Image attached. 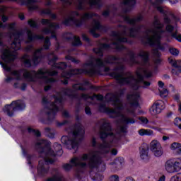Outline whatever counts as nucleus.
Returning <instances> with one entry per match:
<instances>
[{
  "mask_svg": "<svg viewBox=\"0 0 181 181\" xmlns=\"http://www.w3.org/2000/svg\"><path fill=\"white\" fill-rule=\"evenodd\" d=\"M170 181H181V173H177L172 176Z\"/></svg>",
  "mask_w": 181,
  "mask_h": 181,
  "instance_id": "nucleus-34",
  "label": "nucleus"
},
{
  "mask_svg": "<svg viewBox=\"0 0 181 181\" xmlns=\"http://www.w3.org/2000/svg\"><path fill=\"white\" fill-rule=\"evenodd\" d=\"M50 47V41L49 37H46L44 41V49H47Z\"/></svg>",
  "mask_w": 181,
  "mask_h": 181,
  "instance_id": "nucleus-40",
  "label": "nucleus"
},
{
  "mask_svg": "<svg viewBox=\"0 0 181 181\" xmlns=\"http://www.w3.org/2000/svg\"><path fill=\"white\" fill-rule=\"evenodd\" d=\"M78 15L79 14L77 11L71 13V16L64 20V25H71V23H74L76 26H81L86 21H88V19L94 16V14L85 13L81 17V20L76 21V16H78Z\"/></svg>",
  "mask_w": 181,
  "mask_h": 181,
  "instance_id": "nucleus-10",
  "label": "nucleus"
},
{
  "mask_svg": "<svg viewBox=\"0 0 181 181\" xmlns=\"http://www.w3.org/2000/svg\"><path fill=\"white\" fill-rule=\"evenodd\" d=\"M28 23L31 28H36V22L33 21V20H30Z\"/></svg>",
  "mask_w": 181,
  "mask_h": 181,
  "instance_id": "nucleus-49",
  "label": "nucleus"
},
{
  "mask_svg": "<svg viewBox=\"0 0 181 181\" xmlns=\"http://www.w3.org/2000/svg\"><path fill=\"white\" fill-rule=\"evenodd\" d=\"M162 28H163V25L160 24L159 19L156 18L153 22V28L147 30L145 37L146 43L151 45V46H156L157 49L160 50H162L160 39L166 33V32L162 31Z\"/></svg>",
  "mask_w": 181,
  "mask_h": 181,
  "instance_id": "nucleus-6",
  "label": "nucleus"
},
{
  "mask_svg": "<svg viewBox=\"0 0 181 181\" xmlns=\"http://www.w3.org/2000/svg\"><path fill=\"white\" fill-rule=\"evenodd\" d=\"M100 138H108L110 139L109 143L107 141L100 144L98 148V151H91L88 154H83L81 157H75L71 160V164H65L64 169L65 170H70L73 166L76 168H87V165L89 168H97L98 166L99 158L98 156L102 153H108L111 149V146H117L118 141L121 138L119 133L114 134L111 130V125L109 123L105 122L100 127Z\"/></svg>",
  "mask_w": 181,
  "mask_h": 181,
  "instance_id": "nucleus-2",
  "label": "nucleus"
},
{
  "mask_svg": "<svg viewBox=\"0 0 181 181\" xmlns=\"http://www.w3.org/2000/svg\"><path fill=\"white\" fill-rule=\"evenodd\" d=\"M19 18L21 21H23L25 19V16L23 14H19Z\"/></svg>",
  "mask_w": 181,
  "mask_h": 181,
  "instance_id": "nucleus-60",
  "label": "nucleus"
},
{
  "mask_svg": "<svg viewBox=\"0 0 181 181\" xmlns=\"http://www.w3.org/2000/svg\"><path fill=\"white\" fill-rule=\"evenodd\" d=\"M120 132H127V127L121 126L119 127Z\"/></svg>",
  "mask_w": 181,
  "mask_h": 181,
  "instance_id": "nucleus-54",
  "label": "nucleus"
},
{
  "mask_svg": "<svg viewBox=\"0 0 181 181\" xmlns=\"http://www.w3.org/2000/svg\"><path fill=\"white\" fill-rule=\"evenodd\" d=\"M149 54L144 51H141L139 54V57L141 59L142 62L141 67L136 71V78L132 76V74H124L122 65L119 64V67L115 69V72L112 74L113 77L119 81L120 84H131L133 83V88L136 90L138 87L143 85V87L146 88L151 86L150 82L144 81V77H151L152 71L149 69V62L148 57Z\"/></svg>",
  "mask_w": 181,
  "mask_h": 181,
  "instance_id": "nucleus-3",
  "label": "nucleus"
},
{
  "mask_svg": "<svg viewBox=\"0 0 181 181\" xmlns=\"http://www.w3.org/2000/svg\"><path fill=\"white\" fill-rule=\"evenodd\" d=\"M74 90H84V88H83L81 87V85H80V84L74 85Z\"/></svg>",
  "mask_w": 181,
  "mask_h": 181,
  "instance_id": "nucleus-50",
  "label": "nucleus"
},
{
  "mask_svg": "<svg viewBox=\"0 0 181 181\" xmlns=\"http://www.w3.org/2000/svg\"><path fill=\"white\" fill-rule=\"evenodd\" d=\"M111 155H117V153H118V150H117V148H112L110 151Z\"/></svg>",
  "mask_w": 181,
  "mask_h": 181,
  "instance_id": "nucleus-52",
  "label": "nucleus"
},
{
  "mask_svg": "<svg viewBox=\"0 0 181 181\" xmlns=\"http://www.w3.org/2000/svg\"><path fill=\"white\" fill-rule=\"evenodd\" d=\"M158 90L160 93V97L162 98H165V97H168L169 95V92L168 91V89L165 88V84L162 81H158Z\"/></svg>",
  "mask_w": 181,
  "mask_h": 181,
  "instance_id": "nucleus-22",
  "label": "nucleus"
},
{
  "mask_svg": "<svg viewBox=\"0 0 181 181\" xmlns=\"http://www.w3.org/2000/svg\"><path fill=\"white\" fill-rule=\"evenodd\" d=\"M173 29H175V28H173L170 25H168L166 26V30L168 33L170 34V36H172V37H174V39H176V40H177L178 42H181V35L180 34H177V32L175 33L172 34V32H173Z\"/></svg>",
  "mask_w": 181,
  "mask_h": 181,
  "instance_id": "nucleus-23",
  "label": "nucleus"
},
{
  "mask_svg": "<svg viewBox=\"0 0 181 181\" xmlns=\"http://www.w3.org/2000/svg\"><path fill=\"white\" fill-rule=\"evenodd\" d=\"M124 181H135V180L131 177H127Z\"/></svg>",
  "mask_w": 181,
  "mask_h": 181,
  "instance_id": "nucleus-56",
  "label": "nucleus"
},
{
  "mask_svg": "<svg viewBox=\"0 0 181 181\" xmlns=\"http://www.w3.org/2000/svg\"><path fill=\"white\" fill-rule=\"evenodd\" d=\"M88 4L90 5V6H95L97 5H99L100 0H87Z\"/></svg>",
  "mask_w": 181,
  "mask_h": 181,
  "instance_id": "nucleus-37",
  "label": "nucleus"
},
{
  "mask_svg": "<svg viewBox=\"0 0 181 181\" xmlns=\"http://www.w3.org/2000/svg\"><path fill=\"white\" fill-rule=\"evenodd\" d=\"M174 125H175V127H177L179 129H181V119L179 117H176L174 119Z\"/></svg>",
  "mask_w": 181,
  "mask_h": 181,
  "instance_id": "nucleus-38",
  "label": "nucleus"
},
{
  "mask_svg": "<svg viewBox=\"0 0 181 181\" xmlns=\"http://www.w3.org/2000/svg\"><path fill=\"white\" fill-rule=\"evenodd\" d=\"M167 173H176L181 170V159L173 158L167 160L165 164Z\"/></svg>",
  "mask_w": 181,
  "mask_h": 181,
  "instance_id": "nucleus-12",
  "label": "nucleus"
},
{
  "mask_svg": "<svg viewBox=\"0 0 181 181\" xmlns=\"http://www.w3.org/2000/svg\"><path fill=\"white\" fill-rule=\"evenodd\" d=\"M84 129L80 123L76 124L72 132L67 136H63L61 139L62 144H64L68 149H76L78 148V142L83 139L84 136Z\"/></svg>",
  "mask_w": 181,
  "mask_h": 181,
  "instance_id": "nucleus-7",
  "label": "nucleus"
},
{
  "mask_svg": "<svg viewBox=\"0 0 181 181\" xmlns=\"http://www.w3.org/2000/svg\"><path fill=\"white\" fill-rule=\"evenodd\" d=\"M5 11H6L5 7L2 6L0 8V15H2L1 16L2 22H6V21H8V17L4 15V13H5ZM2 22L0 21V28H5V25H4V23H2Z\"/></svg>",
  "mask_w": 181,
  "mask_h": 181,
  "instance_id": "nucleus-29",
  "label": "nucleus"
},
{
  "mask_svg": "<svg viewBox=\"0 0 181 181\" xmlns=\"http://www.w3.org/2000/svg\"><path fill=\"white\" fill-rule=\"evenodd\" d=\"M127 100L130 103V107L126 109L125 114H122L124 110V105L117 95L111 97L110 101L115 105V109L105 108V112L110 115L112 118L119 117L123 124H135V119L129 118V115L134 114L135 107H138V101H139V92L135 91L132 95H129Z\"/></svg>",
  "mask_w": 181,
  "mask_h": 181,
  "instance_id": "nucleus-4",
  "label": "nucleus"
},
{
  "mask_svg": "<svg viewBox=\"0 0 181 181\" xmlns=\"http://www.w3.org/2000/svg\"><path fill=\"white\" fill-rule=\"evenodd\" d=\"M112 60H116L115 57H109L105 62H103L101 59L98 58L97 59H91L88 62L86 63L83 65L84 70L82 69H73L69 73H63L62 76L65 78H70L72 74H81V73H94V69H95V65L94 64V62L96 66L99 67H104L107 63H114Z\"/></svg>",
  "mask_w": 181,
  "mask_h": 181,
  "instance_id": "nucleus-8",
  "label": "nucleus"
},
{
  "mask_svg": "<svg viewBox=\"0 0 181 181\" xmlns=\"http://www.w3.org/2000/svg\"><path fill=\"white\" fill-rule=\"evenodd\" d=\"M150 124H148L147 127L148 128H150V129H153L154 131H156L157 132H163V129L159 127H155L152 125H156V122L154 121H150L148 122Z\"/></svg>",
  "mask_w": 181,
  "mask_h": 181,
  "instance_id": "nucleus-28",
  "label": "nucleus"
},
{
  "mask_svg": "<svg viewBox=\"0 0 181 181\" xmlns=\"http://www.w3.org/2000/svg\"><path fill=\"white\" fill-rule=\"evenodd\" d=\"M169 140V136H163V141H168Z\"/></svg>",
  "mask_w": 181,
  "mask_h": 181,
  "instance_id": "nucleus-61",
  "label": "nucleus"
},
{
  "mask_svg": "<svg viewBox=\"0 0 181 181\" xmlns=\"http://www.w3.org/2000/svg\"><path fill=\"white\" fill-rule=\"evenodd\" d=\"M155 1H156L155 3H153L152 1H151V4L153 6V8L157 9V11L160 12V13H165V9L163 8V7H162V6H160V5H162V4H163V1L165 0H155ZM168 1L172 4H177V0H168Z\"/></svg>",
  "mask_w": 181,
  "mask_h": 181,
  "instance_id": "nucleus-18",
  "label": "nucleus"
},
{
  "mask_svg": "<svg viewBox=\"0 0 181 181\" xmlns=\"http://www.w3.org/2000/svg\"><path fill=\"white\" fill-rule=\"evenodd\" d=\"M169 63L175 67L172 69V74L173 76H179L181 70V61H176L172 58L168 59Z\"/></svg>",
  "mask_w": 181,
  "mask_h": 181,
  "instance_id": "nucleus-19",
  "label": "nucleus"
},
{
  "mask_svg": "<svg viewBox=\"0 0 181 181\" xmlns=\"http://www.w3.org/2000/svg\"><path fill=\"white\" fill-rule=\"evenodd\" d=\"M42 25H47V28L42 30V33H44V35H49V33H51L52 37L56 39V30L59 29V25L50 22L49 20L46 19H42Z\"/></svg>",
  "mask_w": 181,
  "mask_h": 181,
  "instance_id": "nucleus-14",
  "label": "nucleus"
},
{
  "mask_svg": "<svg viewBox=\"0 0 181 181\" xmlns=\"http://www.w3.org/2000/svg\"><path fill=\"white\" fill-rule=\"evenodd\" d=\"M110 181H119V177H118V175H112L110 177Z\"/></svg>",
  "mask_w": 181,
  "mask_h": 181,
  "instance_id": "nucleus-45",
  "label": "nucleus"
},
{
  "mask_svg": "<svg viewBox=\"0 0 181 181\" xmlns=\"http://www.w3.org/2000/svg\"><path fill=\"white\" fill-rule=\"evenodd\" d=\"M53 59L49 60V64L52 67H55L56 69H66V65L64 62H61L59 64L56 63V60H57V57L52 55Z\"/></svg>",
  "mask_w": 181,
  "mask_h": 181,
  "instance_id": "nucleus-21",
  "label": "nucleus"
},
{
  "mask_svg": "<svg viewBox=\"0 0 181 181\" xmlns=\"http://www.w3.org/2000/svg\"><path fill=\"white\" fill-rule=\"evenodd\" d=\"M173 98L175 100V101H177V103H180V95L179 94H175L173 96Z\"/></svg>",
  "mask_w": 181,
  "mask_h": 181,
  "instance_id": "nucleus-48",
  "label": "nucleus"
},
{
  "mask_svg": "<svg viewBox=\"0 0 181 181\" xmlns=\"http://www.w3.org/2000/svg\"><path fill=\"white\" fill-rule=\"evenodd\" d=\"M103 175L96 174L93 180L100 181V180H103Z\"/></svg>",
  "mask_w": 181,
  "mask_h": 181,
  "instance_id": "nucleus-47",
  "label": "nucleus"
},
{
  "mask_svg": "<svg viewBox=\"0 0 181 181\" xmlns=\"http://www.w3.org/2000/svg\"><path fill=\"white\" fill-rule=\"evenodd\" d=\"M166 177L165 175L161 176L158 181H165Z\"/></svg>",
  "mask_w": 181,
  "mask_h": 181,
  "instance_id": "nucleus-57",
  "label": "nucleus"
},
{
  "mask_svg": "<svg viewBox=\"0 0 181 181\" xmlns=\"http://www.w3.org/2000/svg\"><path fill=\"white\" fill-rule=\"evenodd\" d=\"M74 46H80L81 45V41H80V37L77 36L74 37Z\"/></svg>",
  "mask_w": 181,
  "mask_h": 181,
  "instance_id": "nucleus-35",
  "label": "nucleus"
},
{
  "mask_svg": "<svg viewBox=\"0 0 181 181\" xmlns=\"http://www.w3.org/2000/svg\"><path fill=\"white\" fill-rule=\"evenodd\" d=\"M8 29L12 30V33L10 34V37L11 40H13V43L11 44V47L2 44V34H0V54L2 60L4 61V64L0 61V64L3 69L8 73H11L12 77H15L16 80H21L22 74H23L24 78L28 81H36L37 78H41L47 84L45 87V90L48 91L50 89V84L54 83L56 80L52 77L57 74L56 71H50L46 69H40L38 71H11V66L8 65V63H11L18 56V52L16 50L21 49V39L23 37V34L15 29V23H11L8 25Z\"/></svg>",
  "mask_w": 181,
  "mask_h": 181,
  "instance_id": "nucleus-1",
  "label": "nucleus"
},
{
  "mask_svg": "<svg viewBox=\"0 0 181 181\" xmlns=\"http://www.w3.org/2000/svg\"><path fill=\"white\" fill-rule=\"evenodd\" d=\"M94 98H96V100H99L101 101V100H103L104 97L102 95H95L93 96Z\"/></svg>",
  "mask_w": 181,
  "mask_h": 181,
  "instance_id": "nucleus-51",
  "label": "nucleus"
},
{
  "mask_svg": "<svg viewBox=\"0 0 181 181\" xmlns=\"http://www.w3.org/2000/svg\"><path fill=\"white\" fill-rule=\"evenodd\" d=\"M150 151L156 158H160L163 155L162 144L157 139H153L149 144Z\"/></svg>",
  "mask_w": 181,
  "mask_h": 181,
  "instance_id": "nucleus-13",
  "label": "nucleus"
},
{
  "mask_svg": "<svg viewBox=\"0 0 181 181\" xmlns=\"http://www.w3.org/2000/svg\"><path fill=\"white\" fill-rule=\"evenodd\" d=\"M101 47L102 48L94 49L95 53H96V54H98V56H103V50H104V49H109L110 45L107 44H103L102 45Z\"/></svg>",
  "mask_w": 181,
  "mask_h": 181,
  "instance_id": "nucleus-30",
  "label": "nucleus"
},
{
  "mask_svg": "<svg viewBox=\"0 0 181 181\" xmlns=\"http://www.w3.org/2000/svg\"><path fill=\"white\" fill-rule=\"evenodd\" d=\"M39 145L45 146L40 152V158H42V160L39 161V165L37 168L38 173L42 175L43 173H46L49 170V166L47 165L54 162V160L52 158L53 156H60V155H62V145L57 143L54 144V149L56 153L50 148L49 141L46 140H40L37 143V146H39Z\"/></svg>",
  "mask_w": 181,
  "mask_h": 181,
  "instance_id": "nucleus-5",
  "label": "nucleus"
},
{
  "mask_svg": "<svg viewBox=\"0 0 181 181\" xmlns=\"http://www.w3.org/2000/svg\"><path fill=\"white\" fill-rule=\"evenodd\" d=\"M122 3L124 5H128V6H132V5H135V0H123Z\"/></svg>",
  "mask_w": 181,
  "mask_h": 181,
  "instance_id": "nucleus-36",
  "label": "nucleus"
},
{
  "mask_svg": "<svg viewBox=\"0 0 181 181\" xmlns=\"http://www.w3.org/2000/svg\"><path fill=\"white\" fill-rule=\"evenodd\" d=\"M96 19L93 21L90 27V33L94 37H98L100 34L97 33V32H101V29H103V27L100 25V21H98L100 16H97Z\"/></svg>",
  "mask_w": 181,
  "mask_h": 181,
  "instance_id": "nucleus-17",
  "label": "nucleus"
},
{
  "mask_svg": "<svg viewBox=\"0 0 181 181\" xmlns=\"http://www.w3.org/2000/svg\"><path fill=\"white\" fill-rule=\"evenodd\" d=\"M116 165H122L124 163V158L120 157L117 158L115 161Z\"/></svg>",
  "mask_w": 181,
  "mask_h": 181,
  "instance_id": "nucleus-44",
  "label": "nucleus"
},
{
  "mask_svg": "<svg viewBox=\"0 0 181 181\" xmlns=\"http://www.w3.org/2000/svg\"><path fill=\"white\" fill-rule=\"evenodd\" d=\"M25 108V103L22 100H17L12 102L11 105H6L3 111L5 114L8 115V117H12L13 115V111H21Z\"/></svg>",
  "mask_w": 181,
  "mask_h": 181,
  "instance_id": "nucleus-11",
  "label": "nucleus"
},
{
  "mask_svg": "<svg viewBox=\"0 0 181 181\" xmlns=\"http://www.w3.org/2000/svg\"><path fill=\"white\" fill-rule=\"evenodd\" d=\"M63 180V177L60 174H57L52 177L48 178L47 181H62Z\"/></svg>",
  "mask_w": 181,
  "mask_h": 181,
  "instance_id": "nucleus-33",
  "label": "nucleus"
},
{
  "mask_svg": "<svg viewBox=\"0 0 181 181\" xmlns=\"http://www.w3.org/2000/svg\"><path fill=\"white\" fill-rule=\"evenodd\" d=\"M54 103L51 104L49 110L52 112H57V111H59V107H60V105H62V97L60 96V95H59L58 98L54 97Z\"/></svg>",
  "mask_w": 181,
  "mask_h": 181,
  "instance_id": "nucleus-20",
  "label": "nucleus"
},
{
  "mask_svg": "<svg viewBox=\"0 0 181 181\" xmlns=\"http://www.w3.org/2000/svg\"><path fill=\"white\" fill-rule=\"evenodd\" d=\"M27 35H28L27 43H29L30 42H33V40H36V39H42L43 38V36H42V35L34 36L32 34V32H30V30H28L27 32Z\"/></svg>",
  "mask_w": 181,
  "mask_h": 181,
  "instance_id": "nucleus-27",
  "label": "nucleus"
},
{
  "mask_svg": "<svg viewBox=\"0 0 181 181\" xmlns=\"http://www.w3.org/2000/svg\"><path fill=\"white\" fill-rule=\"evenodd\" d=\"M66 59L70 60L71 62H72V63H77V62H78L77 59L73 58V57H71L70 55L66 56Z\"/></svg>",
  "mask_w": 181,
  "mask_h": 181,
  "instance_id": "nucleus-46",
  "label": "nucleus"
},
{
  "mask_svg": "<svg viewBox=\"0 0 181 181\" xmlns=\"http://www.w3.org/2000/svg\"><path fill=\"white\" fill-rule=\"evenodd\" d=\"M170 148L171 149V151H173L178 155H181V144L180 143H177V142L173 143L170 145Z\"/></svg>",
  "mask_w": 181,
  "mask_h": 181,
  "instance_id": "nucleus-25",
  "label": "nucleus"
},
{
  "mask_svg": "<svg viewBox=\"0 0 181 181\" xmlns=\"http://www.w3.org/2000/svg\"><path fill=\"white\" fill-rule=\"evenodd\" d=\"M138 132L140 136H153L155 135L153 130L150 129H141Z\"/></svg>",
  "mask_w": 181,
  "mask_h": 181,
  "instance_id": "nucleus-24",
  "label": "nucleus"
},
{
  "mask_svg": "<svg viewBox=\"0 0 181 181\" xmlns=\"http://www.w3.org/2000/svg\"><path fill=\"white\" fill-rule=\"evenodd\" d=\"M63 115H64V117H69V112H67V111H64V112H63Z\"/></svg>",
  "mask_w": 181,
  "mask_h": 181,
  "instance_id": "nucleus-59",
  "label": "nucleus"
},
{
  "mask_svg": "<svg viewBox=\"0 0 181 181\" xmlns=\"http://www.w3.org/2000/svg\"><path fill=\"white\" fill-rule=\"evenodd\" d=\"M28 132H33V134L36 135V136H40V132L38 130H35L33 129L28 128Z\"/></svg>",
  "mask_w": 181,
  "mask_h": 181,
  "instance_id": "nucleus-41",
  "label": "nucleus"
},
{
  "mask_svg": "<svg viewBox=\"0 0 181 181\" xmlns=\"http://www.w3.org/2000/svg\"><path fill=\"white\" fill-rule=\"evenodd\" d=\"M165 110V102L163 100H157L150 108V114L155 116L160 114L162 110Z\"/></svg>",
  "mask_w": 181,
  "mask_h": 181,
  "instance_id": "nucleus-15",
  "label": "nucleus"
},
{
  "mask_svg": "<svg viewBox=\"0 0 181 181\" xmlns=\"http://www.w3.org/2000/svg\"><path fill=\"white\" fill-rule=\"evenodd\" d=\"M83 40L88 42V37H87V35H83Z\"/></svg>",
  "mask_w": 181,
  "mask_h": 181,
  "instance_id": "nucleus-62",
  "label": "nucleus"
},
{
  "mask_svg": "<svg viewBox=\"0 0 181 181\" xmlns=\"http://www.w3.org/2000/svg\"><path fill=\"white\" fill-rule=\"evenodd\" d=\"M43 13H50V10L49 9L44 10Z\"/></svg>",
  "mask_w": 181,
  "mask_h": 181,
  "instance_id": "nucleus-64",
  "label": "nucleus"
},
{
  "mask_svg": "<svg viewBox=\"0 0 181 181\" xmlns=\"http://www.w3.org/2000/svg\"><path fill=\"white\" fill-rule=\"evenodd\" d=\"M95 144H96L95 139H92V146H95Z\"/></svg>",
  "mask_w": 181,
  "mask_h": 181,
  "instance_id": "nucleus-63",
  "label": "nucleus"
},
{
  "mask_svg": "<svg viewBox=\"0 0 181 181\" xmlns=\"http://www.w3.org/2000/svg\"><path fill=\"white\" fill-rule=\"evenodd\" d=\"M85 112L86 114H87L88 115H90V114H91V110H90V107H86L85 108Z\"/></svg>",
  "mask_w": 181,
  "mask_h": 181,
  "instance_id": "nucleus-53",
  "label": "nucleus"
},
{
  "mask_svg": "<svg viewBox=\"0 0 181 181\" xmlns=\"http://www.w3.org/2000/svg\"><path fill=\"white\" fill-rule=\"evenodd\" d=\"M148 150L142 148L140 151V157H141V158L144 160H146L149 159V156H148Z\"/></svg>",
  "mask_w": 181,
  "mask_h": 181,
  "instance_id": "nucleus-32",
  "label": "nucleus"
},
{
  "mask_svg": "<svg viewBox=\"0 0 181 181\" xmlns=\"http://www.w3.org/2000/svg\"><path fill=\"white\" fill-rule=\"evenodd\" d=\"M42 50H43V48L35 50L32 60H30V57L29 55H24L21 59L24 66L25 67H30L31 66L39 64L40 60H42Z\"/></svg>",
  "mask_w": 181,
  "mask_h": 181,
  "instance_id": "nucleus-9",
  "label": "nucleus"
},
{
  "mask_svg": "<svg viewBox=\"0 0 181 181\" xmlns=\"http://www.w3.org/2000/svg\"><path fill=\"white\" fill-rule=\"evenodd\" d=\"M138 33V30L136 28H132L130 30L129 34H128V36H132V37H135V34Z\"/></svg>",
  "mask_w": 181,
  "mask_h": 181,
  "instance_id": "nucleus-43",
  "label": "nucleus"
},
{
  "mask_svg": "<svg viewBox=\"0 0 181 181\" xmlns=\"http://www.w3.org/2000/svg\"><path fill=\"white\" fill-rule=\"evenodd\" d=\"M170 53H171L173 56H177V54H179V50L176 48H170Z\"/></svg>",
  "mask_w": 181,
  "mask_h": 181,
  "instance_id": "nucleus-42",
  "label": "nucleus"
},
{
  "mask_svg": "<svg viewBox=\"0 0 181 181\" xmlns=\"http://www.w3.org/2000/svg\"><path fill=\"white\" fill-rule=\"evenodd\" d=\"M36 0H27L26 5L29 9H37V6L35 4Z\"/></svg>",
  "mask_w": 181,
  "mask_h": 181,
  "instance_id": "nucleus-31",
  "label": "nucleus"
},
{
  "mask_svg": "<svg viewBox=\"0 0 181 181\" xmlns=\"http://www.w3.org/2000/svg\"><path fill=\"white\" fill-rule=\"evenodd\" d=\"M128 34L126 33H123L121 34H118L116 37V42L113 43V46H115V49L117 50H122L124 49V45L122 43H125L127 42V37H124V36H127Z\"/></svg>",
  "mask_w": 181,
  "mask_h": 181,
  "instance_id": "nucleus-16",
  "label": "nucleus"
},
{
  "mask_svg": "<svg viewBox=\"0 0 181 181\" xmlns=\"http://www.w3.org/2000/svg\"><path fill=\"white\" fill-rule=\"evenodd\" d=\"M82 98H84L85 100H87V98H90V100H93V98H90L88 95H82Z\"/></svg>",
  "mask_w": 181,
  "mask_h": 181,
  "instance_id": "nucleus-55",
  "label": "nucleus"
},
{
  "mask_svg": "<svg viewBox=\"0 0 181 181\" xmlns=\"http://www.w3.org/2000/svg\"><path fill=\"white\" fill-rule=\"evenodd\" d=\"M70 89H66L64 93L66 95H70V94H69V93H70Z\"/></svg>",
  "mask_w": 181,
  "mask_h": 181,
  "instance_id": "nucleus-58",
  "label": "nucleus"
},
{
  "mask_svg": "<svg viewBox=\"0 0 181 181\" xmlns=\"http://www.w3.org/2000/svg\"><path fill=\"white\" fill-rule=\"evenodd\" d=\"M139 119L142 125H146L147 124H149V120L146 117H141L139 118Z\"/></svg>",
  "mask_w": 181,
  "mask_h": 181,
  "instance_id": "nucleus-39",
  "label": "nucleus"
},
{
  "mask_svg": "<svg viewBox=\"0 0 181 181\" xmlns=\"http://www.w3.org/2000/svg\"><path fill=\"white\" fill-rule=\"evenodd\" d=\"M123 19H124V21L127 22V23H130V25H134L136 22H138V21H141V19H142V16L139 15L136 18H131L128 16H123Z\"/></svg>",
  "mask_w": 181,
  "mask_h": 181,
  "instance_id": "nucleus-26",
  "label": "nucleus"
}]
</instances>
